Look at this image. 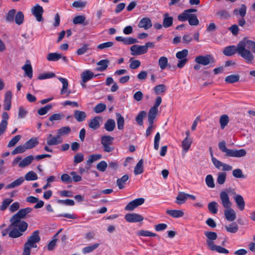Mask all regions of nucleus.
<instances>
[{
	"mask_svg": "<svg viewBox=\"0 0 255 255\" xmlns=\"http://www.w3.org/2000/svg\"><path fill=\"white\" fill-rule=\"evenodd\" d=\"M230 189H227V191H221L220 193V198L223 207L226 209L224 211L226 220L228 221L232 222L236 219V214L235 211L231 208L232 202L230 200L228 194V192H230Z\"/></svg>",
	"mask_w": 255,
	"mask_h": 255,
	"instance_id": "7ed1b4c3",
	"label": "nucleus"
},
{
	"mask_svg": "<svg viewBox=\"0 0 255 255\" xmlns=\"http://www.w3.org/2000/svg\"><path fill=\"white\" fill-rule=\"evenodd\" d=\"M226 179V173L225 172H219L217 177V182L220 185L223 184Z\"/></svg>",
	"mask_w": 255,
	"mask_h": 255,
	"instance_id": "13d9d810",
	"label": "nucleus"
},
{
	"mask_svg": "<svg viewBox=\"0 0 255 255\" xmlns=\"http://www.w3.org/2000/svg\"><path fill=\"white\" fill-rule=\"evenodd\" d=\"M12 94L10 91H7L5 94L3 109L4 110L8 111L11 108V101Z\"/></svg>",
	"mask_w": 255,
	"mask_h": 255,
	"instance_id": "4468645a",
	"label": "nucleus"
},
{
	"mask_svg": "<svg viewBox=\"0 0 255 255\" xmlns=\"http://www.w3.org/2000/svg\"><path fill=\"white\" fill-rule=\"evenodd\" d=\"M129 68L131 69H135L138 68L141 64L138 60H133L132 58L129 59Z\"/></svg>",
	"mask_w": 255,
	"mask_h": 255,
	"instance_id": "052dcab7",
	"label": "nucleus"
},
{
	"mask_svg": "<svg viewBox=\"0 0 255 255\" xmlns=\"http://www.w3.org/2000/svg\"><path fill=\"white\" fill-rule=\"evenodd\" d=\"M114 138L110 135H104L101 137V144L103 150L106 152H111L114 150V147L112 146Z\"/></svg>",
	"mask_w": 255,
	"mask_h": 255,
	"instance_id": "423d86ee",
	"label": "nucleus"
},
{
	"mask_svg": "<svg viewBox=\"0 0 255 255\" xmlns=\"http://www.w3.org/2000/svg\"><path fill=\"white\" fill-rule=\"evenodd\" d=\"M125 219L129 223L140 222L144 219L142 216L137 213H128L125 215Z\"/></svg>",
	"mask_w": 255,
	"mask_h": 255,
	"instance_id": "1a4fd4ad",
	"label": "nucleus"
},
{
	"mask_svg": "<svg viewBox=\"0 0 255 255\" xmlns=\"http://www.w3.org/2000/svg\"><path fill=\"white\" fill-rule=\"evenodd\" d=\"M238 53L243 58H244L247 63H252L254 59V56L251 51L245 50L242 43L240 41L237 44V46L231 45L226 47L223 53L227 56H231Z\"/></svg>",
	"mask_w": 255,
	"mask_h": 255,
	"instance_id": "f03ea898",
	"label": "nucleus"
},
{
	"mask_svg": "<svg viewBox=\"0 0 255 255\" xmlns=\"http://www.w3.org/2000/svg\"><path fill=\"white\" fill-rule=\"evenodd\" d=\"M173 18L169 16L168 13H165L163 15V26L165 28L170 27L173 24Z\"/></svg>",
	"mask_w": 255,
	"mask_h": 255,
	"instance_id": "b1692460",
	"label": "nucleus"
},
{
	"mask_svg": "<svg viewBox=\"0 0 255 255\" xmlns=\"http://www.w3.org/2000/svg\"><path fill=\"white\" fill-rule=\"evenodd\" d=\"M58 80L62 83V88L61 90L60 94L61 95H63L66 93H67V96H68L71 93V91H68V80L62 77L58 78Z\"/></svg>",
	"mask_w": 255,
	"mask_h": 255,
	"instance_id": "6ab92c4d",
	"label": "nucleus"
},
{
	"mask_svg": "<svg viewBox=\"0 0 255 255\" xmlns=\"http://www.w3.org/2000/svg\"><path fill=\"white\" fill-rule=\"evenodd\" d=\"M131 55L133 56L140 55L146 53V48L144 45H133L130 48Z\"/></svg>",
	"mask_w": 255,
	"mask_h": 255,
	"instance_id": "9b49d317",
	"label": "nucleus"
},
{
	"mask_svg": "<svg viewBox=\"0 0 255 255\" xmlns=\"http://www.w3.org/2000/svg\"><path fill=\"white\" fill-rule=\"evenodd\" d=\"M218 147L219 149L225 153V157H242L245 156L247 154L245 149L237 150L228 148L224 140H222L219 143Z\"/></svg>",
	"mask_w": 255,
	"mask_h": 255,
	"instance_id": "39448f33",
	"label": "nucleus"
},
{
	"mask_svg": "<svg viewBox=\"0 0 255 255\" xmlns=\"http://www.w3.org/2000/svg\"><path fill=\"white\" fill-rule=\"evenodd\" d=\"M152 25L151 20L148 17L142 18L138 24V27L143 28L145 30L149 29Z\"/></svg>",
	"mask_w": 255,
	"mask_h": 255,
	"instance_id": "ddd939ff",
	"label": "nucleus"
},
{
	"mask_svg": "<svg viewBox=\"0 0 255 255\" xmlns=\"http://www.w3.org/2000/svg\"><path fill=\"white\" fill-rule=\"evenodd\" d=\"M227 232L231 233H236L239 229L238 225L235 222H233L225 227Z\"/></svg>",
	"mask_w": 255,
	"mask_h": 255,
	"instance_id": "c9c22d12",
	"label": "nucleus"
},
{
	"mask_svg": "<svg viewBox=\"0 0 255 255\" xmlns=\"http://www.w3.org/2000/svg\"><path fill=\"white\" fill-rule=\"evenodd\" d=\"M52 108L51 105H47L44 107L39 109L38 110V114L40 116L45 115Z\"/></svg>",
	"mask_w": 255,
	"mask_h": 255,
	"instance_id": "0e129e2a",
	"label": "nucleus"
},
{
	"mask_svg": "<svg viewBox=\"0 0 255 255\" xmlns=\"http://www.w3.org/2000/svg\"><path fill=\"white\" fill-rule=\"evenodd\" d=\"M13 199L11 198H6L4 199L0 206V210L1 211H5L9 205L12 202Z\"/></svg>",
	"mask_w": 255,
	"mask_h": 255,
	"instance_id": "49530a36",
	"label": "nucleus"
},
{
	"mask_svg": "<svg viewBox=\"0 0 255 255\" xmlns=\"http://www.w3.org/2000/svg\"><path fill=\"white\" fill-rule=\"evenodd\" d=\"M236 15H240L242 17H244L247 13V7L245 4H242L239 9L235 8L233 11Z\"/></svg>",
	"mask_w": 255,
	"mask_h": 255,
	"instance_id": "2f4dec72",
	"label": "nucleus"
},
{
	"mask_svg": "<svg viewBox=\"0 0 255 255\" xmlns=\"http://www.w3.org/2000/svg\"><path fill=\"white\" fill-rule=\"evenodd\" d=\"M188 51L187 49H183L182 51H179L176 53V57L179 59H182L186 58V56L188 55Z\"/></svg>",
	"mask_w": 255,
	"mask_h": 255,
	"instance_id": "774afa93",
	"label": "nucleus"
},
{
	"mask_svg": "<svg viewBox=\"0 0 255 255\" xmlns=\"http://www.w3.org/2000/svg\"><path fill=\"white\" fill-rule=\"evenodd\" d=\"M62 139L60 136L57 134V135L54 136L52 138L47 139L46 143L48 145H55L61 143Z\"/></svg>",
	"mask_w": 255,
	"mask_h": 255,
	"instance_id": "4be33fe9",
	"label": "nucleus"
},
{
	"mask_svg": "<svg viewBox=\"0 0 255 255\" xmlns=\"http://www.w3.org/2000/svg\"><path fill=\"white\" fill-rule=\"evenodd\" d=\"M99 244H95L92 246L85 247L82 250V252L84 254H88L92 252L94 250L96 249L99 246Z\"/></svg>",
	"mask_w": 255,
	"mask_h": 255,
	"instance_id": "603ef678",
	"label": "nucleus"
},
{
	"mask_svg": "<svg viewBox=\"0 0 255 255\" xmlns=\"http://www.w3.org/2000/svg\"><path fill=\"white\" fill-rule=\"evenodd\" d=\"M205 182L209 187L214 188L215 187L214 179L211 175H207L205 178Z\"/></svg>",
	"mask_w": 255,
	"mask_h": 255,
	"instance_id": "69168bd1",
	"label": "nucleus"
},
{
	"mask_svg": "<svg viewBox=\"0 0 255 255\" xmlns=\"http://www.w3.org/2000/svg\"><path fill=\"white\" fill-rule=\"evenodd\" d=\"M15 13L16 10L15 9H11L9 10L5 14V21L10 23L14 22Z\"/></svg>",
	"mask_w": 255,
	"mask_h": 255,
	"instance_id": "7c9ffc66",
	"label": "nucleus"
},
{
	"mask_svg": "<svg viewBox=\"0 0 255 255\" xmlns=\"http://www.w3.org/2000/svg\"><path fill=\"white\" fill-rule=\"evenodd\" d=\"M109 60L108 59H103L98 62L97 64L99 66L96 68V70L98 71H104L108 67L109 64Z\"/></svg>",
	"mask_w": 255,
	"mask_h": 255,
	"instance_id": "c85d7f7f",
	"label": "nucleus"
},
{
	"mask_svg": "<svg viewBox=\"0 0 255 255\" xmlns=\"http://www.w3.org/2000/svg\"><path fill=\"white\" fill-rule=\"evenodd\" d=\"M221 128L223 129L229 122V118L227 115H223L220 118Z\"/></svg>",
	"mask_w": 255,
	"mask_h": 255,
	"instance_id": "c03bdc74",
	"label": "nucleus"
},
{
	"mask_svg": "<svg viewBox=\"0 0 255 255\" xmlns=\"http://www.w3.org/2000/svg\"><path fill=\"white\" fill-rule=\"evenodd\" d=\"M143 172V160L141 159L137 163L134 167V173L135 175L141 174Z\"/></svg>",
	"mask_w": 255,
	"mask_h": 255,
	"instance_id": "473e14b6",
	"label": "nucleus"
},
{
	"mask_svg": "<svg viewBox=\"0 0 255 255\" xmlns=\"http://www.w3.org/2000/svg\"><path fill=\"white\" fill-rule=\"evenodd\" d=\"M32 14L35 17L38 21H42L43 20L42 14L44 12L43 7L37 4L31 9Z\"/></svg>",
	"mask_w": 255,
	"mask_h": 255,
	"instance_id": "9d476101",
	"label": "nucleus"
},
{
	"mask_svg": "<svg viewBox=\"0 0 255 255\" xmlns=\"http://www.w3.org/2000/svg\"><path fill=\"white\" fill-rule=\"evenodd\" d=\"M165 90V86L164 84L158 85L155 86L154 88V93L157 95L163 93Z\"/></svg>",
	"mask_w": 255,
	"mask_h": 255,
	"instance_id": "338daca9",
	"label": "nucleus"
},
{
	"mask_svg": "<svg viewBox=\"0 0 255 255\" xmlns=\"http://www.w3.org/2000/svg\"><path fill=\"white\" fill-rule=\"evenodd\" d=\"M102 120L101 117L97 116L92 119L89 123V127L96 130L100 128V121Z\"/></svg>",
	"mask_w": 255,
	"mask_h": 255,
	"instance_id": "f3484780",
	"label": "nucleus"
},
{
	"mask_svg": "<svg viewBox=\"0 0 255 255\" xmlns=\"http://www.w3.org/2000/svg\"><path fill=\"white\" fill-rule=\"evenodd\" d=\"M62 57L61 54L58 53H50L47 55V60L49 61H57Z\"/></svg>",
	"mask_w": 255,
	"mask_h": 255,
	"instance_id": "79ce46f5",
	"label": "nucleus"
},
{
	"mask_svg": "<svg viewBox=\"0 0 255 255\" xmlns=\"http://www.w3.org/2000/svg\"><path fill=\"white\" fill-rule=\"evenodd\" d=\"M158 113V109L152 107L149 110L148 114V122L149 124H153L154 120L156 118Z\"/></svg>",
	"mask_w": 255,
	"mask_h": 255,
	"instance_id": "a211bd4d",
	"label": "nucleus"
},
{
	"mask_svg": "<svg viewBox=\"0 0 255 255\" xmlns=\"http://www.w3.org/2000/svg\"><path fill=\"white\" fill-rule=\"evenodd\" d=\"M129 176L127 174H125L121 178L118 179L117 184L119 189H122L124 188L126 182L128 180Z\"/></svg>",
	"mask_w": 255,
	"mask_h": 255,
	"instance_id": "72a5a7b5",
	"label": "nucleus"
},
{
	"mask_svg": "<svg viewBox=\"0 0 255 255\" xmlns=\"http://www.w3.org/2000/svg\"><path fill=\"white\" fill-rule=\"evenodd\" d=\"M34 159V158L32 155H29L26 156L19 162L18 166L21 168H24L26 166L30 165Z\"/></svg>",
	"mask_w": 255,
	"mask_h": 255,
	"instance_id": "412c9836",
	"label": "nucleus"
},
{
	"mask_svg": "<svg viewBox=\"0 0 255 255\" xmlns=\"http://www.w3.org/2000/svg\"><path fill=\"white\" fill-rule=\"evenodd\" d=\"M69 127H63L57 130V134L60 136L68 134L71 132Z\"/></svg>",
	"mask_w": 255,
	"mask_h": 255,
	"instance_id": "3c124183",
	"label": "nucleus"
},
{
	"mask_svg": "<svg viewBox=\"0 0 255 255\" xmlns=\"http://www.w3.org/2000/svg\"><path fill=\"white\" fill-rule=\"evenodd\" d=\"M192 140L189 138H185L182 142V147L183 150L187 152L191 146Z\"/></svg>",
	"mask_w": 255,
	"mask_h": 255,
	"instance_id": "864d4df0",
	"label": "nucleus"
},
{
	"mask_svg": "<svg viewBox=\"0 0 255 255\" xmlns=\"http://www.w3.org/2000/svg\"><path fill=\"white\" fill-rule=\"evenodd\" d=\"M218 204L215 201L210 202L208 205V208L210 213L216 214L218 212Z\"/></svg>",
	"mask_w": 255,
	"mask_h": 255,
	"instance_id": "37998d69",
	"label": "nucleus"
},
{
	"mask_svg": "<svg viewBox=\"0 0 255 255\" xmlns=\"http://www.w3.org/2000/svg\"><path fill=\"white\" fill-rule=\"evenodd\" d=\"M21 136L20 135H16L14 136L8 142L7 144L8 147L14 146L20 139Z\"/></svg>",
	"mask_w": 255,
	"mask_h": 255,
	"instance_id": "680f3d73",
	"label": "nucleus"
},
{
	"mask_svg": "<svg viewBox=\"0 0 255 255\" xmlns=\"http://www.w3.org/2000/svg\"><path fill=\"white\" fill-rule=\"evenodd\" d=\"M146 113L144 111H142L139 113V114L137 115L135 120L137 124L141 126L143 124V119L145 116Z\"/></svg>",
	"mask_w": 255,
	"mask_h": 255,
	"instance_id": "bf43d9fd",
	"label": "nucleus"
},
{
	"mask_svg": "<svg viewBox=\"0 0 255 255\" xmlns=\"http://www.w3.org/2000/svg\"><path fill=\"white\" fill-rule=\"evenodd\" d=\"M116 127V123L113 119H109L104 125V128L108 131H112Z\"/></svg>",
	"mask_w": 255,
	"mask_h": 255,
	"instance_id": "c756f323",
	"label": "nucleus"
},
{
	"mask_svg": "<svg viewBox=\"0 0 255 255\" xmlns=\"http://www.w3.org/2000/svg\"><path fill=\"white\" fill-rule=\"evenodd\" d=\"M195 61L197 63L204 66H206L211 62H214L213 58L211 55L197 56L195 59Z\"/></svg>",
	"mask_w": 255,
	"mask_h": 255,
	"instance_id": "6e6552de",
	"label": "nucleus"
},
{
	"mask_svg": "<svg viewBox=\"0 0 255 255\" xmlns=\"http://www.w3.org/2000/svg\"><path fill=\"white\" fill-rule=\"evenodd\" d=\"M234 198L239 209L241 211H243L245 206V202L243 197L241 195L237 194L234 196Z\"/></svg>",
	"mask_w": 255,
	"mask_h": 255,
	"instance_id": "aec40b11",
	"label": "nucleus"
},
{
	"mask_svg": "<svg viewBox=\"0 0 255 255\" xmlns=\"http://www.w3.org/2000/svg\"><path fill=\"white\" fill-rule=\"evenodd\" d=\"M145 201L143 198H139L135 199L129 202L125 208L126 211H133L138 206L142 205Z\"/></svg>",
	"mask_w": 255,
	"mask_h": 255,
	"instance_id": "0eeeda50",
	"label": "nucleus"
},
{
	"mask_svg": "<svg viewBox=\"0 0 255 255\" xmlns=\"http://www.w3.org/2000/svg\"><path fill=\"white\" fill-rule=\"evenodd\" d=\"M166 213L175 218L182 217L184 214L183 211L179 210H167Z\"/></svg>",
	"mask_w": 255,
	"mask_h": 255,
	"instance_id": "393cba45",
	"label": "nucleus"
},
{
	"mask_svg": "<svg viewBox=\"0 0 255 255\" xmlns=\"http://www.w3.org/2000/svg\"><path fill=\"white\" fill-rule=\"evenodd\" d=\"M86 17L85 15H78L75 16L73 19V22L75 24H82L86 25L88 24L87 22H85Z\"/></svg>",
	"mask_w": 255,
	"mask_h": 255,
	"instance_id": "e433bc0d",
	"label": "nucleus"
},
{
	"mask_svg": "<svg viewBox=\"0 0 255 255\" xmlns=\"http://www.w3.org/2000/svg\"><path fill=\"white\" fill-rule=\"evenodd\" d=\"M97 75H94L91 71L87 70L84 71L81 76L83 83H86L94 77L97 76Z\"/></svg>",
	"mask_w": 255,
	"mask_h": 255,
	"instance_id": "2eb2a0df",
	"label": "nucleus"
},
{
	"mask_svg": "<svg viewBox=\"0 0 255 255\" xmlns=\"http://www.w3.org/2000/svg\"><path fill=\"white\" fill-rule=\"evenodd\" d=\"M74 117L78 122H82L85 120L87 115L84 111L76 110L74 113Z\"/></svg>",
	"mask_w": 255,
	"mask_h": 255,
	"instance_id": "a878e982",
	"label": "nucleus"
},
{
	"mask_svg": "<svg viewBox=\"0 0 255 255\" xmlns=\"http://www.w3.org/2000/svg\"><path fill=\"white\" fill-rule=\"evenodd\" d=\"M22 69L25 72V75L30 79L32 78L33 71L31 65L29 64H25L22 67Z\"/></svg>",
	"mask_w": 255,
	"mask_h": 255,
	"instance_id": "a19ab883",
	"label": "nucleus"
},
{
	"mask_svg": "<svg viewBox=\"0 0 255 255\" xmlns=\"http://www.w3.org/2000/svg\"><path fill=\"white\" fill-rule=\"evenodd\" d=\"M240 42L243 44L245 50H252L255 53V42L247 40L241 41Z\"/></svg>",
	"mask_w": 255,
	"mask_h": 255,
	"instance_id": "dca6fc26",
	"label": "nucleus"
},
{
	"mask_svg": "<svg viewBox=\"0 0 255 255\" xmlns=\"http://www.w3.org/2000/svg\"><path fill=\"white\" fill-rule=\"evenodd\" d=\"M24 181V179L22 177H19L11 183L7 185L5 187V189H9L18 187L22 184Z\"/></svg>",
	"mask_w": 255,
	"mask_h": 255,
	"instance_id": "bb28decb",
	"label": "nucleus"
},
{
	"mask_svg": "<svg viewBox=\"0 0 255 255\" xmlns=\"http://www.w3.org/2000/svg\"><path fill=\"white\" fill-rule=\"evenodd\" d=\"M38 178L37 175L33 171L28 172L24 176V179L27 181H33L37 180Z\"/></svg>",
	"mask_w": 255,
	"mask_h": 255,
	"instance_id": "de8ad7c7",
	"label": "nucleus"
},
{
	"mask_svg": "<svg viewBox=\"0 0 255 255\" xmlns=\"http://www.w3.org/2000/svg\"><path fill=\"white\" fill-rule=\"evenodd\" d=\"M102 157V155L100 154H92L89 156V159L87 161V164H90L91 163H92L94 161L101 159Z\"/></svg>",
	"mask_w": 255,
	"mask_h": 255,
	"instance_id": "e2e57ef3",
	"label": "nucleus"
},
{
	"mask_svg": "<svg viewBox=\"0 0 255 255\" xmlns=\"http://www.w3.org/2000/svg\"><path fill=\"white\" fill-rule=\"evenodd\" d=\"M39 143L38 140L37 138H31L27 141L24 144L27 149H31Z\"/></svg>",
	"mask_w": 255,
	"mask_h": 255,
	"instance_id": "f704fd0d",
	"label": "nucleus"
},
{
	"mask_svg": "<svg viewBox=\"0 0 255 255\" xmlns=\"http://www.w3.org/2000/svg\"><path fill=\"white\" fill-rule=\"evenodd\" d=\"M40 239L39 230L33 231L27 237V241L24 244L22 255H30L31 249L37 248L36 244L40 242Z\"/></svg>",
	"mask_w": 255,
	"mask_h": 255,
	"instance_id": "20e7f679",
	"label": "nucleus"
},
{
	"mask_svg": "<svg viewBox=\"0 0 255 255\" xmlns=\"http://www.w3.org/2000/svg\"><path fill=\"white\" fill-rule=\"evenodd\" d=\"M187 193L183 192H180L176 198V203L178 205H181L185 203L187 199Z\"/></svg>",
	"mask_w": 255,
	"mask_h": 255,
	"instance_id": "cd10ccee",
	"label": "nucleus"
},
{
	"mask_svg": "<svg viewBox=\"0 0 255 255\" xmlns=\"http://www.w3.org/2000/svg\"><path fill=\"white\" fill-rule=\"evenodd\" d=\"M106 109V105L103 103L97 104L94 108V111L96 113H101L104 111Z\"/></svg>",
	"mask_w": 255,
	"mask_h": 255,
	"instance_id": "4d7b16f0",
	"label": "nucleus"
},
{
	"mask_svg": "<svg viewBox=\"0 0 255 255\" xmlns=\"http://www.w3.org/2000/svg\"><path fill=\"white\" fill-rule=\"evenodd\" d=\"M240 77L238 74L230 75L226 77L225 81L227 83H234L238 82Z\"/></svg>",
	"mask_w": 255,
	"mask_h": 255,
	"instance_id": "ea45409f",
	"label": "nucleus"
},
{
	"mask_svg": "<svg viewBox=\"0 0 255 255\" xmlns=\"http://www.w3.org/2000/svg\"><path fill=\"white\" fill-rule=\"evenodd\" d=\"M118 128L120 130L124 129L125 120L124 117L120 114L116 113Z\"/></svg>",
	"mask_w": 255,
	"mask_h": 255,
	"instance_id": "58836bf2",
	"label": "nucleus"
},
{
	"mask_svg": "<svg viewBox=\"0 0 255 255\" xmlns=\"http://www.w3.org/2000/svg\"><path fill=\"white\" fill-rule=\"evenodd\" d=\"M188 20L190 25L196 26L199 23V20L195 14H190Z\"/></svg>",
	"mask_w": 255,
	"mask_h": 255,
	"instance_id": "09e8293b",
	"label": "nucleus"
},
{
	"mask_svg": "<svg viewBox=\"0 0 255 255\" xmlns=\"http://www.w3.org/2000/svg\"><path fill=\"white\" fill-rule=\"evenodd\" d=\"M32 211L31 208L27 207L19 210L16 214L13 215L9 219L10 224L8 228L1 231L2 236L4 237L8 234L10 238L13 239L22 236L27 230L28 225L21 219H24Z\"/></svg>",
	"mask_w": 255,
	"mask_h": 255,
	"instance_id": "f257e3e1",
	"label": "nucleus"
},
{
	"mask_svg": "<svg viewBox=\"0 0 255 255\" xmlns=\"http://www.w3.org/2000/svg\"><path fill=\"white\" fill-rule=\"evenodd\" d=\"M158 64L161 69H165L168 65V59L166 57H161L158 60Z\"/></svg>",
	"mask_w": 255,
	"mask_h": 255,
	"instance_id": "5fc2aeb1",
	"label": "nucleus"
},
{
	"mask_svg": "<svg viewBox=\"0 0 255 255\" xmlns=\"http://www.w3.org/2000/svg\"><path fill=\"white\" fill-rule=\"evenodd\" d=\"M212 251H216L219 253L227 254L229 253V251L225 248L217 245H213L210 248H209Z\"/></svg>",
	"mask_w": 255,
	"mask_h": 255,
	"instance_id": "a18cd8bd",
	"label": "nucleus"
},
{
	"mask_svg": "<svg viewBox=\"0 0 255 255\" xmlns=\"http://www.w3.org/2000/svg\"><path fill=\"white\" fill-rule=\"evenodd\" d=\"M204 234L207 238L206 240L207 245L209 248H210L214 245L213 241L217 239V234L214 232H206Z\"/></svg>",
	"mask_w": 255,
	"mask_h": 255,
	"instance_id": "f8f14e48",
	"label": "nucleus"
},
{
	"mask_svg": "<svg viewBox=\"0 0 255 255\" xmlns=\"http://www.w3.org/2000/svg\"><path fill=\"white\" fill-rule=\"evenodd\" d=\"M55 74L52 72H48L39 74L38 77L39 80H44L55 77Z\"/></svg>",
	"mask_w": 255,
	"mask_h": 255,
	"instance_id": "6e6d98bb",
	"label": "nucleus"
},
{
	"mask_svg": "<svg viewBox=\"0 0 255 255\" xmlns=\"http://www.w3.org/2000/svg\"><path fill=\"white\" fill-rule=\"evenodd\" d=\"M27 148L25 146V144L23 145H20L17 146L11 152L12 155H15L18 153H21L24 152L26 150Z\"/></svg>",
	"mask_w": 255,
	"mask_h": 255,
	"instance_id": "8fccbe9b",
	"label": "nucleus"
},
{
	"mask_svg": "<svg viewBox=\"0 0 255 255\" xmlns=\"http://www.w3.org/2000/svg\"><path fill=\"white\" fill-rule=\"evenodd\" d=\"M217 18L220 19H227L231 17L230 12L225 9H221L216 13Z\"/></svg>",
	"mask_w": 255,
	"mask_h": 255,
	"instance_id": "5701e85b",
	"label": "nucleus"
},
{
	"mask_svg": "<svg viewBox=\"0 0 255 255\" xmlns=\"http://www.w3.org/2000/svg\"><path fill=\"white\" fill-rule=\"evenodd\" d=\"M24 18V16L23 12L21 11H19L15 13L14 21H15L17 25H21L23 22Z\"/></svg>",
	"mask_w": 255,
	"mask_h": 255,
	"instance_id": "4c0bfd02",
	"label": "nucleus"
}]
</instances>
